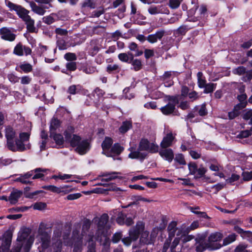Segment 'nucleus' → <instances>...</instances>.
<instances>
[{"label": "nucleus", "mask_w": 252, "mask_h": 252, "mask_svg": "<svg viewBox=\"0 0 252 252\" xmlns=\"http://www.w3.org/2000/svg\"><path fill=\"white\" fill-rule=\"evenodd\" d=\"M66 67L70 71H74L76 69V63L73 62H68L66 64Z\"/></svg>", "instance_id": "obj_64"}, {"label": "nucleus", "mask_w": 252, "mask_h": 252, "mask_svg": "<svg viewBox=\"0 0 252 252\" xmlns=\"http://www.w3.org/2000/svg\"><path fill=\"white\" fill-rule=\"evenodd\" d=\"M207 249H209V244L207 242H204V241H200L196 243V252H202Z\"/></svg>", "instance_id": "obj_28"}, {"label": "nucleus", "mask_w": 252, "mask_h": 252, "mask_svg": "<svg viewBox=\"0 0 252 252\" xmlns=\"http://www.w3.org/2000/svg\"><path fill=\"white\" fill-rule=\"evenodd\" d=\"M198 13L200 14L199 19L204 20L207 16V8L206 6L202 5L198 9Z\"/></svg>", "instance_id": "obj_38"}, {"label": "nucleus", "mask_w": 252, "mask_h": 252, "mask_svg": "<svg viewBox=\"0 0 252 252\" xmlns=\"http://www.w3.org/2000/svg\"><path fill=\"white\" fill-rule=\"evenodd\" d=\"M150 142L149 141L145 139H142L140 141L139 144V151H148L149 149Z\"/></svg>", "instance_id": "obj_35"}, {"label": "nucleus", "mask_w": 252, "mask_h": 252, "mask_svg": "<svg viewBox=\"0 0 252 252\" xmlns=\"http://www.w3.org/2000/svg\"><path fill=\"white\" fill-rule=\"evenodd\" d=\"M159 154L169 162H171L174 158V153L171 149H162L159 151Z\"/></svg>", "instance_id": "obj_17"}, {"label": "nucleus", "mask_w": 252, "mask_h": 252, "mask_svg": "<svg viewBox=\"0 0 252 252\" xmlns=\"http://www.w3.org/2000/svg\"><path fill=\"white\" fill-rule=\"evenodd\" d=\"M112 144V139L109 137H106L101 144V147L103 149L102 154L105 155L106 156H112L109 152L110 149Z\"/></svg>", "instance_id": "obj_19"}, {"label": "nucleus", "mask_w": 252, "mask_h": 252, "mask_svg": "<svg viewBox=\"0 0 252 252\" xmlns=\"http://www.w3.org/2000/svg\"><path fill=\"white\" fill-rule=\"evenodd\" d=\"M132 127L131 123L129 121L124 122L122 126L119 128L120 132L122 133H125L127 132Z\"/></svg>", "instance_id": "obj_34"}, {"label": "nucleus", "mask_w": 252, "mask_h": 252, "mask_svg": "<svg viewBox=\"0 0 252 252\" xmlns=\"http://www.w3.org/2000/svg\"><path fill=\"white\" fill-rule=\"evenodd\" d=\"M89 245L88 252H95V243L94 241L93 238L89 236Z\"/></svg>", "instance_id": "obj_50"}, {"label": "nucleus", "mask_w": 252, "mask_h": 252, "mask_svg": "<svg viewBox=\"0 0 252 252\" xmlns=\"http://www.w3.org/2000/svg\"><path fill=\"white\" fill-rule=\"evenodd\" d=\"M216 84L214 83H209L207 84L205 87L204 89V93L208 94L210 93L213 92L214 90L216 89Z\"/></svg>", "instance_id": "obj_48"}, {"label": "nucleus", "mask_w": 252, "mask_h": 252, "mask_svg": "<svg viewBox=\"0 0 252 252\" xmlns=\"http://www.w3.org/2000/svg\"><path fill=\"white\" fill-rule=\"evenodd\" d=\"M148 151L152 153H156L159 152L158 146L154 143H150Z\"/></svg>", "instance_id": "obj_54"}, {"label": "nucleus", "mask_w": 252, "mask_h": 252, "mask_svg": "<svg viewBox=\"0 0 252 252\" xmlns=\"http://www.w3.org/2000/svg\"><path fill=\"white\" fill-rule=\"evenodd\" d=\"M242 176L244 181H250L252 179V171L243 172Z\"/></svg>", "instance_id": "obj_62"}, {"label": "nucleus", "mask_w": 252, "mask_h": 252, "mask_svg": "<svg viewBox=\"0 0 252 252\" xmlns=\"http://www.w3.org/2000/svg\"><path fill=\"white\" fill-rule=\"evenodd\" d=\"M30 230L26 227H22L19 231L17 239V246L14 249V252H20L22 248L25 252H28L32 245L34 238L30 236Z\"/></svg>", "instance_id": "obj_2"}, {"label": "nucleus", "mask_w": 252, "mask_h": 252, "mask_svg": "<svg viewBox=\"0 0 252 252\" xmlns=\"http://www.w3.org/2000/svg\"><path fill=\"white\" fill-rule=\"evenodd\" d=\"M169 100L172 102L160 108L161 111L164 115H169L173 113L175 108V105L178 102V99L176 97H172Z\"/></svg>", "instance_id": "obj_12"}, {"label": "nucleus", "mask_w": 252, "mask_h": 252, "mask_svg": "<svg viewBox=\"0 0 252 252\" xmlns=\"http://www.w3.org/2000/svg\"><path fill=\"white\" fill-rule=\"evenodd\" d=\"M120 70V67L118 65L116 64H109L107 67V71L111 73L113 71H119Z\"/></svg>", "instance_id": "obj_57"}, {"label": "nucleus", "mask_w": 252, "mask_h": 252, "mask_svg": "<svg viewBox=\"0 0 252 252\" xmlns=\"http://www.w3.org/2000/svg\"><path fill=\"white\" fill-rule=\"evenodd\" d=\"M161 6L151 5L148 9L149 13L151 15H156L162 13Z\"/></svg>", "instance_id": "obj_31"}, {"label": "nucleus", "mask_w": 252, "mask_h": 252, "mask_svg": "<svg viewBox=\"0 0 252 252\" xmlns=\"http://www.w3.org/2000/svg\"><path fill=\"white\" fill-rule=\"evenodd\" d=\"M174 73L172 71H166L164 72L161 78L164 81V86L169 87L173 85V82L172 80Z\"/></svg>", "instance_id": "obj_21"}, {"label": "nucleus", "mask_w": 252, "mask_h": 252, "mask_svg": "<svg viewBox=\"0 0 252 252\" xmlns=\"http://www.w3.org/2000/svg\"><path fill=\"white\" fill-rule=\"evenodd\" d=\"M33 175V171L28 172L24 174H21L22 180L26 183H23L24 184H31L32 182L29 179Z\"/></svg>", "instance_id": "obj_41"}, {"label": "nucleus", "mask_w": 252, "mask_h": 252, "mask_svg": "<svg viewBox=\"0 0 252 252\" xmlns=\"http://www.w3.org/2000/svg\"><path fill=\"white\" fill-rule=\"evenodd\" d=\"M44 189L50 190L53 192L57 193H63V194H66L68 192L72 191V189L70 187L68 186H63L60 187H57L55 186L50 185L44 186L43 187Z\"/></svg>", "instance_id": "obj_11"}, {"label": "nucleus", "mask_w": 252, "mask_h": 252, "mask_svg": "<svg viewBox=\"0 0 252 252\" xmlns=\"http://www.w3.org/2000/svg\"><path fill=\"white\" fill-rule=\"evenodd\" d=\"M80 70L84 73L88 74H93L97 71L95 66L89 65L88 64L83 66L81 68Z\"/></svg>", "instance_id": "obj_32"}, {"label": "nucleus", "mask_w": 252, "mask_h": 252, "mask_svg": "<svg viewBox=\"0 0 252 252\" xmlns=\"http://www.w3.org/2000/svg\"><path fill=\"white\" fill-rule=\"evenodd\" d=\"M25 24L27 26V30L30 32H36V30L34 26V21L31 17L27 21H26Z\"/></svg>", "instance_id": "obj_27"}, {"label": "nucleus", "mask_w": 252, "mask_h": 252, "mask_svg": "<svg viewBox=\"0 0 252 252\" xmlns=\"http://www.w3.org/2000/svg\"><path fill=\"white\" fill-rule=\"evenodd\" d=\"M13 53L19 56H22L24 54L27 56L32 53V50L29 47L23 46L21 43H19L15 47Z\"/></svg>", "instance_id": "obj_14"}, {"label": "nucleus", "mask_w": 252, "mask_h": 252, "mask_svg": "<svg viewBox=\"0 0 252 252\" xmlns=\"http://www.w3.org/2000/svg\"><path fill=\"white\" fill-rule=\"evenodd\" d=\"M11 238H5L2 241L1 247L0 248V251H1L3 252L7 251L11 245Z\"/></svg>", "instance_id": "obj_29"}, {"label": "nucleus", "mask_w": 252, "mask_h": 252, "mask_svg": "<svg viewBox=\"0 0 252 252\" xmlns=\"http://www.w3.org/2000/svg\"><path fill=\"white\" fill-rule=\"evenodd\" d=\"M6 6L9 8L10 10H14L17 12L22 7L21 5L16 4L8 0H5Z\"/></svg>", "instance_id": "obj_37"}, {"label": "nucleus", "mask_w": 252, "mask_h": 252, "mask_svg": "<svg viewBox=\"0 0 252 252\" xmlns=\"http://www.w3.org/2000/svg\"><path fill=\"white\" fill-rule=\"evenodd\" d=\"M118 174H120V173L119 172H115L104 173L102 175V177L104 178L103 180H104L105 181L113 180L119 177V176L117 175Z\"/></svg>", "instance_id": "obj_30"}, {"label": "nucleus", "mask_w": 252, "mask_h": 252, "mask_svg": "<svg viewBox=\"0 0 252 252\" xmlns=\"http://www.w3.org/2000/svg\"><path fill=\"white\" fill-rule=\"evenodd\" d=\"M91 224V221L89 220L86 219L84 220L83 226H82V235L83 236H84L86 232L90 228Z\"/></svg>", "instance_id": "obj_40"}, {"label": "nucleus", "mask_w": 252, "mask_h": 252, "mask_svg": "<svg viewBox=\"0 0 252 252\" xmlns=\"http://www.w3.org/2000/svg\"><path fill=\"white\" fill-rule=\"evenodd\" d=\"M182 0H169L168 5L172 9H177L180 5Z\"/></svg>", "instance_id": "obj_45"}, {"label": "nucleus", "mask_w": 252, "mask_h": 252, "mask_svg": "<svg viewBox=\"0 0 252 252\" xmlns=\"http://www.w3.org/2000/svg\"><path fill=\"white\" fill-rule=\"evenodd\" d=\"M158 231V228H154L149 236V232L147 231H143L140 238V245H149L153 243L155 238L157 237Z\"/></svg>", "instance_id": "obj_5"}, {"label": "nucleus", "mask_w": 252, "mask_h": 252, "mask_svg": "<svg viewBox=\"0 0 252 252\" xmlns=\"http://www.w3.org/2000/svg\"><path fill=\"white\" fill-rule=\"evenodd\" d=\"M22 194V192L15 190L11 192L9 197V201L11 204H15Z\"/></svg>", "instance_id": "obj_24"}, {"label": "nucleus", "mask_w": 252, "mask_h": 252, "mask_svg": "<svg viewBox=\"0 0 252 252\" xmlns=\"http://www.w3.org/2000/svg\"><path fill=\"white\" fill-rule=\"evenodd\" d=\"M123 151V148L121 147L119 144L116 143L110 150L109 152L112 156H109L112 157L114 160L120 159V158H115V157L119 156L121 153Z\"/></svg>", "instance_id": "obj_22"}, {"label": "nucleus", "mask_w": 252, "mask_h": 252, "mask_svg": "<svg viewBox=\"0 0 252 252\" xmlns=\"http://www.w3.org/2000/svg\"><path fill=\"white\" fill-rule=\"evenodd\" d=\"M246 68L243 66H240L232 70V73L236 75H242L245 73Z\"/></svg>", "instance_id": "obj_46"}, {"label": "nucleus", "mask_w": 252, "mask_h": 252, "mask_svg": "<svg viewBox=\"0 0 252 252\" xmlns=\"http://www.w3.org/2000/svg\"><path fill=\"white\" fill-rule=\"evenodd\" d=\"M130 152L128 155V157L131 159H137L140 160H143L145 159L147 154L145 152H142L141 151L139 150V148L136 149V147L134 146H130L128 149Z\"/></svg>", "instance_id": "obj_7"}, {"label": "nucleus", "mask_w": 252, "mask_h": 252, "mask_svg": "<svg viewBox=\"0 0 252 252\" xmlns=\"http://www.w3.org/2000/svg\"><path fill=\"white\" fill-rule=\"evenodd\" d=\"M144 224L142 221L138 222L135 227L130 228L129 230V237L133 241L137 240L140 232L144 230Z\"/></svg>", "instance_id": "obj_8"}, {"label": "nucleus", "mask_w": 252, "mask_h": 252, "mask_svg": "<svg viewBox=\"0 0 252 252\" xmlns=\"http://www.w3.org/2000/svg\"><path fill=\"white\" fill-rule=\"evenodd\" d=\"M29 3L32 8V10L35 13L39 15H43L46 12L45 9L50 7L48 6H38L33 1H29Z\"/></svg>", "instance_id": "obj_18"}, {"label": "nucleus", "mask_w": 252, "mask_h": 252, "mask_svg": "<svg viewBox=\"0 0 252 252\" xmlns=\"http://www.w3.org/2000/svg\"><path fill=\"white\" fill-rule=\"evenodd\" d=\"M108 218L107 214H103L99 218H95L93 220V222L97 224V239L100 237V241L102 237L104 238L105 241H107V235L110 227L108 224Z\"/></svg>", "instance_id": "obj_4"}, {"label": "nucleus", "mask_w": 252, "mask_h": 252, "mask_svg": "<svg viewBox=\"0 0 252 252\" xmlns=\"http://www.w3.org/2000/svg\"><path fill=\"white\" fill-rule=\"evenodd\" d=\"M1 38L5 40L13 41L15 40L16 35L7 28H2L0 30Z\"/></svg>", "instance_id": "obj_15"}, {"label": "nucleus", "mask_w": 252, "mask_h": 252, "mask_svg": "<svg viewBox=\"0 0 252 252\" xmlns=\"http://www.w3.org/2000/svg\"><path fill=\"white\" fill-rule=\"evenodd\" d=\"M51 137H53L57 145L60 146L63 144L64 140L62 135L60 134H56L54 132Z\"/></svg>", "instance_id": "obj_36"}, {"label": "nucleus", "mask_w": 252, "mask_h": 252, "mask_svg": "<svg viewBox=\"0 0 252 252\" xmlns=\"http://www.w3.org/2000/svg\"><path fill=\"white\" fill-rule=\"evenodd\" d=\"M247 95L246 94H242L238 95L237 99L240 101L238 104H242L244 105V108L246 107L247 104Z\"/></svg>", "instance_id": "obj_42"}, {"label": "nucleus", "mask_w": 252, "mask_h": 252, "mask_svg": "<svg viewBox=\"0 0 252 252\" xmlns=\"http://www.w3.org/2000/svg\"><path fill=\"white\" fill-rule=\"evenodd\" d=\"M226 183H218L216 185H214L212 189H214L215 191V193H217L219 190H221L223 188H224Z\"/></svg>", "instance_id": "obj_61"}, {"label": "nucleus", "mask_w": 252, "mask_h": 252, "mask_svg": "<svg viewBox=\"0 0 252 252\" xmlns=\"http://www.w3.org/2000/svg\"><path fill=\"white\" fill-rule=\"evenodd\" d=\"M29 11L22 7L20 10L17 11V15L24 21H27L31 16L29 15Z\"/></svg>", "instance_id": "obj_26"}, {"label": "nucleus", "mask_w": 252, "mask_h": 252, "mask_svg": "<svg viewBox=\"0 0 252 252\" xmlns=\"http://www.w3.org/2000/svg\"><path fill=\"white\" fill-rule=\"evenodd\" d=\"M74 129L70 126L64 132L65 138L73 147H76V151L80 155L86 154L90 149V143L87 140H81L80 136L72 134Z\"/></svg>", "instance_id": "obj_1"}, {"label": "nucleus", "mask_w": 252, "mask_h": 252, "mask_svg": "<svg viewBox=\"0 0 252 252\" xmlns=\"http://www.w3.org/2000/svg\"><path fill=\"white\" fill-rule=\"evenodd\" d=\"M236 240V235L235 234H231L226 237L223 242V245L226 246L229 245Z\"/></svg>", "instance_id": "obj_44"}, {"label": "nucleus", "mask_w": 252, "mask_h": 252, "mask_svg": "<svg viewBox=\"0 0 252 252\" xmlns=\"http://www.w3.org/2000/svg\"><path fill=\"white\" fill-rule=\"evenodd\" d=\"M19 67L24 72L26 73L30 72L32 70V65L28 63H24L21 64L19 65Z\"/></svg>", "instance_id": "obj_39"}, {"label": "nucleus", "mask_w": 252, "mask_h": 252, "mask_svg": "<svg viewBox=\"0 0 252 252\" xmlns=\"http://www.w3.org/2000/svg\"><path fill=\"white\" fill-rule=\"evenodd\" d=\"M175 139V136L173 135L172 132L167 133L161 141L160 146L162 149L167 148L172 146L173 141Z\"/></svg>", "instance_id": "obj_16"}, {"label": "nucleus", "mask_w": 252, "mask_h": 252, "mask_svg": "<svg viewBox=\"0 0 252 252\" xmlns=\"http://www.w3.org/2000/svg\"><path fill=\"white\" fill-rule=\"evenodd\" d=\"M64 59L68 61H74L77 60V57L74 53H67L64 56Z\"/></svg>", "instance_id": "obj_55"}, {"label": "nucleus", "mask_w": 252, "mask_h": 252, "mask_svg": "<svg viewBox=\"0 0 252 252\" xmlns=\"http://www.w3.org/2000/svg\"><path fill=\"white\" fill-rule=\"evenodd\" d=\"M165 31L164 30H159L154 34L149 35L147 37V40L151 43H154L158 41V40H160L165 34Z\"/></svg>", "instance_id": "obj_20"}, {"label": "nucleus", "mask_w": 252, "mask_h": 252, "mask_svg": "<svg viewBox=\"0 0 252 252\" xmlns=\"http://www.w3.org/2000/svg\"><path fill=\"white\" fill-rule=\"evenodd\" d=\"M81 90V86L79 85H72L70 86L68 89V93L71 94H75L79 93Z\"/></svg>", "instance_id": "obj_47"}, {"label": "nucleus", "mask_w": 252, "mask_h": 252, "mask_svg": "<svg viewBox=\"0 0 252 252\" xmlns=\"http://www.w3.org/2000/svg\"><path fill=\"white\" fill-rule=\"evenodd\" d=\"M188 167L189 173L195 176L197 169L196 164L195 163H189L188 164Z\"/></svg>", "instance_id": "obj_52"}, {"label": "nucleus", "mask_w": 252, "mask_h": 252, "mask_svg": "<svg viewBox=\"0 0 252 252\" xmlns=\"http://www.w3.org/2000/svg\"><path fill=\"white\" fill-rule=\"evenodd\" d=\"M174 160L181 165H185L186 163L184 157L181 154H178L176 155Z\"/></svg>", "instance_id": "obj_53"}, {"label": "nucleus", "mask_w": 252, "mask_h": 252, "mask_svg": "<svg viewBox=\"0 0 252 252\" xmlns=\"http://www.w3.org/2000/svg\"><path fill=\"white\" fill-rule=\"evenodd\" d=\"M47 170L46 169H43L41 168H37L34 170H32L33 171V174H35L33 176L32 179H37L43 177L44 176V173Z\"/></svg>", "instance_id": "obj_25"}, {"label": "nucleus", "mask_w": 252, "mask_h": 252, "mask_svg": "<svg viewBox=\"0 0 252 252\" xmlns=\"http://www.w3.org/2000/svg\"><path fill=\"white\" fill-rule=\"evenodd\" d=\"M239 178V175L233 174L229 178L226 179L225 183L232 184L234 182L238 180Z\"/></svg>", "instance_id": "obj_56"}, {"label": "nucleus", "mask_w": 252, "mask_h": 252, "mask_svg": "<svg viewBox=\"0 0 252 252\" xmlns=\"http://www.w3.org/2000/svg\"><path fill=\"white\" fill-rule=\"evenodd\" d=\"M129 63H131L133 66V69L135 71H138L141 68V62L139 59H134V60H133L131 62H129Z\"/></svg>", "instance_id": "obj_43"}, {"label": "nucleus", "mask_w": 252, "mask_h": 252, "mask_svg": "<svg viewBox=\"0 0 252 252\" xmlns=\"http://www.w3.org/2000/svg\"><path fill=\"white\" fill-rule=\"evenodd\" d=\"M51 230H47V224L41 222L38 229V233L36 236V245H38V249L39 252H43L50 245Z\"/></svg>", "instance_id": "obj_3"}, {"label": "nucleus", "mask_w": 252, "mask_h": 252, "mask_svg": "<svg viewBox=\"0 0 252 252\" xmlns=\"http://www.w3.org/2000/svg\"><path fill=\"white\" fill-rule=\"evenodd\" d=\"M24 142V141L17 138L15 140V142H13L11 145H10L8 147V148L13 152L18 151H23L27 149H30V145L29 144L25 145Z\"/></svg>", "instance_id": "obj_9"}, {"label": "nucleus", "mask_w": 252, "mask_h": 252, "mask_svg": "<svg viewBox=\"0 0 252 252\" xmlns=\"http://www.w3.org/2000/svg\"><path fill=\"white\" fill-rule=\"evenodd\" d=\"M244 108V105L242 104H237L234 106L233 110L228 112V116L230 120H232L238 116L240 114V111Z\"/></svg>", "instance_id": "obj_23"}, {"label": "nucleus", "mask_w": 252, "mask_h": 252, "mask_svg": "<svg viewBox=\"0 0 252 252\" xmlns=\"http://www.w3.org/2000/svg\"><path fill=\"white\" fill-rule=\"evenodd\" d=\"M5 136L7 141V147L17 138L16 131L10 126H7L5 128Z\"/></svg>", "instance_id": "obj_10"}, {"label": "nucleus", "mask_w": 252, "mask_h": 252, "mask_svg": "<svg viewBox=\"0 0 252 252\" xmlns=\"http://www.w3.org/2000/svg\"><path fill=\"white\" fill-rule=\"evenodd\" d=\"M168 233H169V237L168 238L172 239L176 234L177 236H180V235L182 236V230L181 228H178L177 227V222L175 221H173L171 222L167 228Z\"/></svg>", "instance_id": "obj_13"}, {"label": "nucleus", "mask_w": 252, "mask_h": 252, "mask_svg": "<svg viewBox=\"0 0 252 252\" xmlns=\"http://www.w3.org/2000/svg\"><path fill=\"white\" fill-rule=\"evenodd\" d=\"M20 79H21V83L23 85L29 84L32 81V78L29 76H24Z\"/></svg>", "instance_id": "obj_63"}, {"label": "nucleus", "mask_w": 252, "mask_h": 252, "mask_svg": "<svg viewBox=\"0 0 252 252\" xmlns=\"http://www.w3.org/2000/svg\"><path fill=\"white\" fill-rule=\"evenodd\" d=\"M104 94V92L103 90L99 88H96L94 90L93 93V96L95 98L97 97V101L99 100V99L102 97Z\"/></svg>", "instance_id": "obj_51"}, {"label": "nucleus", "mask_w": 252, "mask_h": 252, "mask_svg": "<svg viewBox=\"0 0 252 252\" xmlns=\"http://www.w3.org/2000/svg\"><path fill=\"white\" fill-rule=\"evenodd\" d=\"M46 207V204L43 202H37L35 203L33 205V209L38 210H42L44 209Z\"/></svg>", "instance_id": "obj_60"}, {"label": "nucleus", "mask_w": 252, "mask_h": 252, "mask_svg": "<svg viewBox=\"0 0 252 252\" xmlns=\"http://www.w3.org/2000/svg\"><path fill=\"white\" fill-rule=\"evenodd\" d=\"M60 125V122L59 120L55 118L52 119L50 125V136H52L54 133V131L59 127Z\"/></svg>", "instance_id": "obj_33"}, {"label": "nucleus", "mask_w": 252, "mask_h": 252, "mask_svg": "<svg viewBox=\"0 0 252 252\" xmlns=\"http://www.w3.org/2000/svg\"><path fill=\"white\" fill-rule=\"evenodd\" d=\"M7 78L9 81L12 83H16L19 82L20 78L13 73L8 75Z\"/></svg>", "instance_id": "obj_58"}, {"label": "nucleus", "mask_w": 252, "mask_h": 252, "mask_svg": "<svg viewBox=\"0 0 252 252\" xmlns=\"http://www.w3.org/2000/svg\"><path fill=\"white\" fill-rule=\"evenodd\" d=\"M222 238V234L220 232L213 233L208 237V242L209 250H216L221 247V245L218 242L220 241Z\"/></svg>", "instance_id": "obj_6"}, {"label": "nucleus", "mask_w": 252, "mask_h": 252, "mask_svg": "<svg viewBox=\"0 0 252 252\" xmlns=\"http://www.w3.org/2000/svg\"><path fill=\"white\" fill-rule=\"evenodd\" d=\"M207 169L203 166H200L197 168L195 177L196 178L202 177L206 172Z\"/></svg>", "instance_id": "obj_49"}, {"label": "nucleus", "mask_w": 252, "mask_h": 252, "mask_svg": "<svg viewBox=\"0 0 252 252\" xmlns=\"http://www.w3.org/2000/svg\"><path fill=\"white\" fill-rule=\"evenodd\" d=\"M126 218V216L122 213H121L119 214V216L117 218L116 221L120 225H123L125 224Z\"/></svg>", "instance_id": "obj_59"}]
</instances>
